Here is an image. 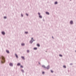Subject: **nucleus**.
<instances>
[{
	"instance_id": "1",
	"label": "nucleus",
	"mask_w": 76,
	"mask_h": 76,
	"mask_svg": "<svg viewBox=\"0 0 76 76\" xmlns=\"http://www.w3.org/2000/svg\"><path fill=\"white\" fill-rule=\"evenodd\" d=\"M0 58H1L3 60L1 61L2 63H4L5 62V58L4 57V56H1V57H0Z\"/></svg>"
},
{
	"instance_id": "2",
	"label": "nucleus",
	"mask_w": 76,
	"mask_h": 76,
	"mask_svg": "<svg viewBox=\"0 0 76 76\" xmlns=\"http://www.w3.org/2000/svg\"><path fill=\"white\" fill-rule=\"evenodd\" d=\"M10 66H13V64L12 63H10Z\"/></svg>"
},
{
	"instance_id": "3",
	"label": "nucleus",
	"mask_w": 76,
	"mask_h": 76,
	"mask_svg": "<svg viewBox=\"0 0 76 76\" xmlns=\"http://www.w3.org/2000/svg\"><path fill=\"white\" fill-rule=\"evenodd\" d=\"M2 34H3V35H4V34H5V33H4V31H2Z\"/></svg>"
},
{
	"instance_id": "4",
	"label": "nucleus",
	"mask_w": 76,
	"mask_h": 76,
	"mask_svg": "<svg viewBox=\"0 0 76 76\" xmlns=\"http://www.w3.org/2000/svg\"><path fill=\"white\" fill-rule=\"evenodd\" d=\"M49 68H50V66H48L47 67V69H49Z\"/></svg>"
},
{
	"instance_id": "5",
	"label": "nucleus",
	"mask_w": 76,
	"mask_h": 76,
	"mask_svg": "<svg viewBox=\"0 0 76 76\" xmlns=\"http://www.w3.org/2000/svg\"><path fill=\"white\" fill-rule=\"evenodd\" d=\"M17 66H20V63H19L18 64Z\"/></svg>"
},
{
	"instance_id": "6",
	"label": "nucleus",
	"mask_w": 76,
	"mask_h": 76,
	"mask_svg": "<svg viewBox=\"0 0 76 76\" xmlns=\"http://www.w3.org/2000/svg\"><path fill=\"white\" fill-rule=\"evenodd\" d=\"M37 45L38 46V47H40V45H39V44H37Z\"/></svg>"
},
{
	"instance_id": "7",
	"label": "nucleus",
	"mask_w": 76,
	"mask_h": 76,
	"mask_svg": "<svg viewBox=\"0 0 76 76\" xmlns=\"http://www.w3.org/2000/svg\"><path fill=\"white\" fill-rule=\"evenodd\" d=\"M23 59V60H24L25 59V58L23 56H22L21 57Z\"/></svg>"
},
{
	"instance_id": "8",
	"label": "nucleus",
	"mask_w": 76,
	"mask_h": 76,
	"mask_svg": "<svg viewBox=\"0 0 76 76\" xmlns=\"http://www.w3.org/2000/svg\"><path fill=\"white\" fill-rule=\"evenodd\" d=\"M6 51L7 53H9V51L8 50H6Z\"/></svg>"
},
{
	"instance_id": "9",
	"label": "nucleus",
	"mask_w": 76,
	"mask_h": 76,
	"mask_svg": "<svg viewBox=\"0 0 76 76\" xmlns=\"http://www.w3.org/2000/svg\"><path fill=\"white\" fill-rule=\"evenodd\" d=\"M70 23L71 24H73V21H70Z\"/></svg>"
},
{
	"instance_id": "10",
	"label": "nucleus",
	"mask_w": 76,
	"mask_h": 76,
	"mask_svg": "<svg viewBox=\"0 0 76 76\" xmlns=\"http://www.w3.org/2000/svg\"><path fill=\"white\" fill-rule=\"evenodd\" d=\"M15 56L17 58H18V55L16 54H15Z\"/></svg>"
},
{
	"instance_id": "11",
	"label": "nucleus",
	"mask_w": 76,
	"mask_h": 76,
	"mask_svg": "<svg viewBox=\"0 0 76 76\" xmlns=\"http://www.w3.org/2000/svg\"><path fill=\"white\" fill-rule=\"evenodd\" d=\"M46 14H47V15H49V12H46Z\"/></svg>"
},
{
	"instance_id": "12",
	"label": "nucleus",
	"mask_w": 76,
	"mask_h": 76,
	"mask_svg": "<svg viewBox=\"0 0 76 76\" xmlns=\"http://www.w3.org/2000/svg\"><path fill=\"white\" fill-rule=\"evenodd\" d=\"M42 67H43V68H45V65H43Z\"/></svg>"
},
{
	"instance_id": "13",
	"label": "nucleus",
	"mask_w": 76,
	"mask_h": 76,
	"mask_svg": "<svg viewBox=\"0 0 76 76\" xmlns=\"http://www.w3.org/2000/svg\"><path fill=\"white\" fill-rule=\"evenodd\" d=\"M21 45L23 46V45H25V44L24 43H22Z\"/></svg>"
},
{
	"instance_id": "14",
	"label": "nucleus",
	"mask_w": 76,
	"mask_h": 76,
	"mask_svg": "<svg viewBox=\"0 0 76 76\" xmlns=\"http://www.w3.org/2000/svg\"><path fill=\"white\" fill-rule=\"evenodd\" d=\"M34 50H37V48H34Z\"/></svg>"
},
{
	"instance_id": "15",
	"label": "nucleus",
	"mask_w": 76,
	"mask_h": 76,
	"mask_svg": "<svg viewBox=\"0 0 76 76\" xmlns=\"http://www.w3.org/2000/svg\"><path fill=\"white\" fill-rule=\"evenodd\" d=\"M57 3H58L57 2H55V4H57Z\"/></svg>"
},
{
	"instance_id": "16",
	"label": "nucleus",
	"mask_w": 76,
	"mask_h": 76,
	"mask_svg": "<svg viewBox=\"0 0 76 76\" xmlns=\"http://www.w3.org/2000/svg\"><path fill=\"white\" fill-rule=\"evenodd\" d=\"M39 17L40 18H42V16L41 15H39Z\"/></svg>"
},
{
	"instance_id": "17",
	"label": "nucleus",
	"mask_w": 76,
	"mask_h": 76,
	"mask_svg": "<svg viewBox=\"0 0 76 76\" xmlns=\"http://www.w3.org/2000/svg\"><path fill=\"white\" fill-rule=\"evenodd\" d=\"M30 43L32 44V40L30 41Z\"/></svg>"
},
{
	"instance_id": "18",
	"label": "nucleus",
	"mask_w": 76,
	"mask_h": 76,
	"mask_svg": "<svg viewBox=\"0 0 76 76\" xmlns=\"http://www.w3.org/2000/svg\"><path fill=\"white\" fill-rule=\"evenodd\" d=\"M27 53H29V50H27Z\"/></svg>"
},
{
	"instance_id": "19",
	"label": "nucleus",
	"mask_w": 76,
	"mask_h": 76,
	"mask_svg": "<svg viewBox=\"0 0 76 76\" xmlns=\"http://www.w3.org/2000/svg\"><path fill=\"white\" fill-rule=\"evenodd\" d=\"M21 71L22 72H24V71L23 69H21Z\"/></svg>"
},
{
	"instance_id": "20",
	"label": "nucleus",
	"mask_w": 76,
	"mask_h": 76,
	"mask_svg": "<svg viewBox=\"0 0 76 76\" xmlns=\"http://www.w3.org/2000/svg\"><path fill=\"white\" fill-rule=\"evenodd\" d=\"M63 67H64V68H66V66L65 65H64Z\"/></svg>"
},
{
	"instance_id": "21",
	"label": "nucleus",
	"mask_w": 76,
	"mask_h": 76,
	"mask_svg": "<svg viewBox=\"0 0 76 76\" xmlns=\"http://www.w3.org/2000/svg\"><path fill=\"white\" fill-rule=\"evenodd\" d=\"M20 67H21V68H23V66L22 65H21L20 66Z\"/></svg>"
},
{
	"instance_id": "22",
	"label": "nucleus",
	"mask_w": 76,
	"mask_h": 76,
	"mask_svg": "<svg viewBox=\"0 0 76 76\" xmlns=\"http://www.w3.org/2000/svg\"><path fill=\"white\" fill-rule=\"evenodd\" d=\"M25 34H28V32H25Z\"/></svg>"
},
{
	"instance_id": "23",
	"label": "nucleus",
	"mask_w": 76,
	"mask_h": 76,
	"mask_svg": "<svg viewBox=\"0 0 76 76\" xmlns=\"http://www.w3.org/2000/svg\"><path fill=\"white\" fill-rule=\"evenodd\" d=\"M59 56H60V57H62L63 56L61 55H59Z\"/></svg>"
},
{
	"instance_id": "24",
	"label": "nucleus",
	"mask_w": 76,
	"mask_h": 76,
	"mask_svg": "<svg viewBox=\"0 0 76 76\" xmlns=\"http://www.w3.org/2000/svg\"><path fill=\"white\" fill-rule=\"evenodd\" d=\"M38 14L39 15V16L40 15V13H38Z\"/></svg>"
},
{
	"instance_id": "25",
	"label": "nucleus",
	"mask_w": 76,
	"mask_h": 76,
	"mask_svg": "<svg viewBox=\"0 0 76 76\" xmlns=\"http://www.w3.org/2000/svg\"><path fill=\"white\" fill-rule=\"evenodd\" d=\"M51 72L52 73H53V70H51Z\"/></svg>"
},
{
	"instance_id": "26",
	"label": "nucleus",
	"mask_w": 76,
	"mask_h": 76,
	"mask_svg": "<svg viewBox=\"0 0 76 76\" xmlns=\"http://www.w3.org/2000/svg\"><path fill=\"white\" fill-rule=\"evenodd\" d=\"M4 19H6L7 17H4Z\"/></svg>"
},
{
	"instance_id": "27",
	"label": "nucleus",
	"mask_w": 76,
	"mask_h": 76,
	"mask_svg": "<svg viewBox=\"0 0 76 76\" xmlns=\"http://www.w3.org/2000/svg\"><path fill=\"white\" fill-rule=\"evenodd\" d=\"M31 39L32 40L33 39H34L33 38H31Z\"/></svg>"
},
{
	"instance_id": "28",
	"label": "nucleus",
	"mask_w": 76,
	"mask_h": 76,
	"mask_svg": "<svg viewBox=\"0 0 76 76\" xmlns=\"http://www.w3.org/2000/svg\"><path fill=\"white\" fill-rule=\"evenodd\" d=\"M26 15H27V16H28V14H26Z\"/></svg>"
},
{
	"instance_id": "29",
	"label": "nucleus",
	"mask_w": 76,
	"mask_h": 76,
	"mask_svg": "<svg viewBox=\"0 0 76 76\" xmlns=\"http://www.w3.org/2000/svg\"><path fill=\"white\" fill-rule=\"evenodd\" d=\"M44 72H42V74H44Z\"/></svg>"
},
{
	"instance_id": "30",
	"label": "nucleus",
	"mask_w": 76,
	"mask_h": 76,
	"mask_svg": "<svg viewBox=\"0 0 76 76\" xmlns=\"http://www.w3.org/2000/svg\"><path fill=\"white\" fill-rule=\"evenodd\" d=\"M21 16H22V17H23V15H22V14H21Z\"/></svg>"
},
{
	"instance_id": "31",
	"label": "nucleus",
	"mask_w": 76,
	"mask_h": 76,
	"mask_svg": "<svg viewBox=\"0 0 76 76\" xmlns=\"http://www.w3.org/2000/svg\"><path fill=\"white\" fill-rule=\"evenodd\" d=\"M53 38V37H52Z\"/></svg>"
},
{
	"instance_id": "32",
	"label": "nucleus",
	"mask_w": 76,
	"mask_h": 76,
	"mask_svg": "<svg viewBox=\"0 0 76 76\" xmlns=\"http://www.w3.org/2000/svg\"><path fill=\"white\" fill-rule=\"evenodd\" d=\"M34 41H35V40H34Z\"/></svg>"
},
{
	"instance_id": "33",
	"label": "nucleus",
	"mask_w": 76,
	"mask_h": 76,
	"mask_svg": "<svg viewBox=\"0 0 76 76\" xmlns=\"http://www.w3.org/2000/svg\"><path fill=\"white\" fill-rule=\"evenodd\" d=\"M71 1V0H70Z\"/></svg>"
}]
</instances>
